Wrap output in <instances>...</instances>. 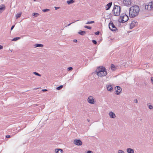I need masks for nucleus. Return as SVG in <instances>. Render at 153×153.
<instances>
[{"mask_svg":"<svg viewBox=\"0 0 153 153\" xmlns=\"http://www.w3.org/2000/svg\"><path fill=\"white\" fill-rule=\"evenodd\" d=\"M19 18V13H18L16 15V19H18V18Z\"/></svg>","mask_w":153,"mask_h":153,"instance_id":"36","label":"nucleus"},{"mask_svg":"<svg viewBox=\"0 0 153 153\" xmlns=\"http://www.w3.org/2000/svg\"><path fill=\"white\" fill-rule=\"evenodd\" d=\"M73 70V68L72 67H69L67 69L68 71H71Z\"/></svg>","mask_w":153,"mask_h":153,"instance_id":"31","label":"nucleus"},{"mask_svg":"<svg viewBox=\"0 0 153 153\" xmlns=\"http://www.w3.org/2000/svg\"><path fill=\"white\" fill-rule=\"evenodd\" d=\"M149 5L150 10H152L153 9V2H151L149 3Z\"/></svg>","mask_w":153,"mask_h":153,"instance_id":"18","label":"nucleus"},{"mask_svg":"<svg viewBox=\"0 0 153 153\" xmlns=\"http://www.w3.org/2000/svg\"><path fill=\"white\" fill-rule=\"evenodd\" d=\"M74 1L73 0H69L67 1V3L68 4H70L74 3Z\"/></svg>","mask_w":153,"mask_h":153,"instance_id":"19","label":"nucleus"},{"mask_svg":"<svg viewBox=\"0 0 153 153\" xmlns=\"http://www.w3.org/2000/svg\"><path fill=\"white\" fill-rule=\"evenodd\" d=\"M92 41L93 43L95 45H96L97 43V42L95 40H92Z\"/></svg>","mask_w":153,"mask_h":153,"instance_id":"30","label":"nucleus"},{"mask_svg":"<svg viewBox=\"0 0 153 153\" xmlns=\"http://www.w3.org/2000/svg\"><path fill=\"white\" fill-rule=\"evenodd\" d=\"M94 22V21H90V22H87L86 24H92V23H93Z\"/></svg>","mask_w":153,"mask_h":153,"instance_id":"27","label":"nucleus"},{"mask_svg":"<svg viewBox=\"0 0 153 153\" xmlns=\"http://www.w3.org/2000/svg\"><path fill=\"white\" fill-rule=\"evenodd\" d=\"M148 107L151 110L153 108V106L152 105H148Z\"/></svg>","mask_w":153,"mask_h":153,"instance_id":"32","label":"nucleus"},{"mask_svg":"<svg viewBox=\"0 0 153 153\" xmlns=\"http://www.w3.org/2000/svg\"><path fill=\"white\" fill-rule=\"evenodd\" d=\"M34 1H36V0H33Z\"/></svg>","mask_w":153,"mask_h":153,"instance_id":"48","label":"nucleus"},{"mask_svg":"<svg viewBox=\"0 0 153 153\" xmlns=\"http://www.w3.org/2000/svg\"><path fill=\"white\" fill-rule=\"evenodd\" d=\"M33 73V74H34L36 76H41V74H39V73H38L36 72H34Z\"/></svg>","mask_w":153,"mask_h":153,"instance_id":"25","label":"nucleus"},{"mask_svg":"<svg viewBox=\"0 0 153 153\" xmlns=\"http://www.w3.org/2000/svg\"><path fill=\"white\" fill-rule=\"evenodd\" d=\"M100 34V31H97V32H95V34L96 35H99Z\"/></svg>","mask_w":153,"mask_h":153,"instance_id":"35","label":"nucleus"},{"mask_svg":"<svg viewBox=\"0 0 153 153\" xmlns=\"http://www.w3.org/2000/svg\"><path fill=\"white\" fill-rule=\"evenodd\" d=\"M49 10H50L48 9H44L42 10V11H43L44 12H46L48 11Z\"/></svg>","mask_w":153,"mask_h":153,"instance_id":"28","label":"nucleus"},{"mask_svg":"<svg viewBox=\"0 0 153 153\" xmlns=\"http://www.w3.org/2000/svg\"><path fill=\"white\" fill-rule=\"evenodd\" d=\"M123 4L126 6L130 5L131 3V0H123Z\"/></svg>","mask_w":153,"mask_h":153,"instance_id":"10","label":"nucleus"},{"mask_svg":"<svg viewBox=\"0 0 153 153\" xmlns=\"http://www.w3.org/2000/svg\"><path fill=\"white\" fill-rule=\"evenodd\" d=\"M78 21V20H77L76 21H75V22H73L71 23L68 24L67 26H65V27H67V26H69L70 25H71V24H72V23L75 22H76V21Z\"/></svg>","mask_w":153,"mask_h":153,"instance_id":"34","label":"nucleus"},{"mask_svg":"<svg viewBox=\"0 0 153 153\" xmlns=\"http://www.w3.org/2000/svg\"><path fill=\"white\" fill-rule=\"evenodd\" d=\"M84 27L90 30H91L92 28L91 27L88 26L87 25L85 26Z\"/></svg>","mask_w":153,"mask_h":153,"instance_id":"29","label":"nucleus"},{"mask_svg":"<svg viewBox=\"0 0 153 153\" xmlns=\"http://www.w3.org/2000/svg\"><path fill=\"white\" fill-rule=\"evenodd\" d=\"M3 48V47L1 45H0V50H1Z\"/></svg>","mask_w":153,"mask_h":153,"instance_id":"43","label":"nucleus"},{"mask_svg":"<svg viewBox=\"0 0 153 153\" xmlns=\"http://www.w3.org/2000/svg\"><path fill=\"white\" fill-rule=\"evenodd\" d=\"M78 33L80 35L83 36L86 33V32L84 31L80 30L78 32Z\"/></svg>","mask_w":153,"mask_h":153,"instance_id":"17","label":"nucleus"},{"mask_svg":"<svg viewBox=\"0 0 153 153\" xmlns=\"http://www.w3.org/2000/svg\"><path fill=\"white\" fill-rule=\"evenodd\" d=\"M108 26L109 28L112 31H115L116 30H117L115 26L111 22L109 23Z\"/></svg>","mask_w":153,"mask_h":153,"instance_id":"5","label":"nucleus"},{"mask_svg":"<svg viewBox=\"0 0 153 153\" xmlns=\"http://www.w3.org/2000/svg\"><path fill=\"white\" fill-rule=\"evenodd\" d=\"M42 91H47V89H43L42 90Z\"/></svg>","mask_w":153,"mask_h":153,"instance_id":"44","label":"nucleus"},{"mask_svg":"<svg viewBox=\"0 0 153 153\" xmlns=\"http://www.w3.org/2000/svg\"><path fill=\"white\" fill-rule=\"evenodd\" d=\"M126 151L128 153H134V150L130 148L127 149Z\"/></svg>","mask_w":153,"mask_h":153,"instance_id":"15","label":"nucleus"},{"mask_svg":"<svg viewBox=\"0 0 153 153\" xmlns=\"http://www.w3.org/2000/svg\"><path fill=\"white\" fill-rule=\"evenodd\" d=\"M112 4V2H110L108 3L105 6V9L106 10H108L110 9Z\"/></svg>","mask_w":153,"mask_h":153,"instance_id":"11","label":"nucleus"},{"mask_svg":"<svg viewBox=\"0 0 153 153\" xmlns=\"http://www.w3.org/2000/svg\"><path fill=\"white\" fill-rule=\"evenodd\" d=\"M109 115L111 118H114L116 117L115 114L114 113L112 112H110L109 113Z\"/></svg>","mask_w":153,"mask_h":153,"instance_id":"12","label":"nucleus"},{"mask_svg":"<svg viewBox=\"0 0 153 153\" xmlns=\"http://www.w3.org/2000/svg\"><path fill=\"white\" fill-rule=\"evenodd\" d=\"M128 19V16L126 13H123L120 16L118 21L119 22L124 23L127 22Z\"/></svg>","mask_w":153,"mask_h":153,"instance_id":"4","label":"nucleus"},{"mask_svg":"<svg viewBox=\"0 0 153 153\" xmlns=\"http://www.w3.org/2000/svg\"><path fill=\"white\" fill-rule=\"evenodd\" d=\"M63 85H60L58 87H57L56 88V89H57V90H60L61 89L63 88Z\"/></svg>","mask_w":153,"mask_h":153,"instance_id":"23","label":"nucleus"},{"mask_svg":"<svg viewBox=\"0 0 153 153\" xmlns=\"http://www.w3.org/2000/svg\"><path fill=\"white\" fill-rule=\"evenodd\" d=\"M107 89L108 91H111L113 90L112 85H108L107 87Z\"/></svg>","mask_w":153,"mask_h":153,"instance_id":"14","label":"nucleus"},{"mask_svg":"<svg viewBox=\"0 0 153 153\" xmlns=\"http://www.w3.org/2000/svg\"><path fill=\"white\" fill-rule=\"evenodd\" d=\"M145 9L148 10H151L150 8L149 7V4L147 5H145Z\"/></svg>","mask_w":153,"mask_h":153,"instance_id":"22","label":"nucleus"},{"mask_svg":"<svg viewBox=\"0 0 153 153\" xmlns=\"http://www.w3.org/2000/svg\"><path fill=\"white\" fill-rule=\"evenodd\" d=\"M10 137V135H7L6 136V137L7 138H9Z\"/></svg>","mask_w":153,"mask_h":153,"instance_id":"42","label":"nucleus"},{"mask_svg":"<svg viewBox=\"0 0 153 153\" xmlns=\"http://www.w3.org/2000/svg\"><path fill=\"white\" fill-rule=\"evenodd\" d=\"M60 7H55L54 8L56 10H57L58 9H59Z\"/></svg>","mask_w":153,"mask_h":153,"instance_id":"39","label":"nucleus"},{"mask_svg":"<svg viewBox=\"0 0 153 153\" xmlns=\"http://www.w3.org/2000/svg\"><path fill=\"white\" fill-rule=\"evenodd\" d=\"M134 101L136 103H137L138 102L137 100V99L134 100Z\"/></svg>","mask_w":153,"mask_h":153,"instance_id":"38","label":"nucleus"},{"mask_svg":"<svg viewBox=\"0 0 153 153\" xmlns=\"http://www.w3.org/2000/svg\"><path fill=\"white\" fill-rule=\"evenodd\" d=\"M139 12L140 7L138 6H132L129 9V16L131 18L135 17L138 15Z\"/></svg>","mask_w":153,"mask_h":153,"instance_id":"1","label":"nucleus"},{"mask_svg":"<svg viewBox=\"0 0 153 153\" xmlns=\"http://www.w3.org/2000/svg\"><path fill=\"white\" fill-rule=\"evenodd\" d=\"M77 40L76 39H74V42H77Z\"/></svg>","mask_w":153,"mask_h":153,"instance_id":"45","label":"nucleus"},{"mask_svg":"<svg viewBox=\"0 0 153 153\" xmlns=\"http://www.w3.org/2000/svg\"><path fill=\"white\" fill-rule=\"evenodd\" d=\"M95 72L96 74L100 77L105 76L107 74V72L105 68H101L99 67L96 69Z\"/></svg>","mask_w":153,"mask_h":153,"instance_id":"2","label":"nucleus"},{"mask_svg":"<svg viewBox=\"0 0 153 153\" xmlns=\"http://www.w3.org/2000/svg\"><path fill=\"white\" fill-rule=\"evenodd\" d=\"M74 143L76 145L78 146H81L82 145V143L80 140H74Z\"/></svg>","mask_w":153,"mask_h":153,"instance_id":"9","label":"nucleus"},{"mask_svg":"<svg viewBox=\"0 0 153 153\" xmlns=\"http://www.w3.org/2000/svg\"><path fill=\"white\" fill-rule=\"evenodd\" d=\"M121 11L120 7L118 5H114L113 9L112 11V13L114 16H118L120 15Z\"/></svg>","mask_w":153,"mask_h":153,"instance_id":"3","label":"nucleus"},{"mask_svg":"<svg viewBox=\"0 0 153 153\" xmlns=\"http://www.w3.org/2000/svg\"><path fill=\"white\" fill-rule=\"evenodd\" d=\"M55 152L56 153H63V151L61 149H56L55 150Z\"/></svg>","mask_w":153,"mask_h":153,"instance_id":"13","label":"nucleus"},{"mask_svg":"<svg viewBox=\"0 0 153 153\" xmlns=\"http://www.w3.org/2000/svg\"><path fill=\"white\" fill-rule=\"evenodd\" d=\"M5 6L4 4H2L1 6H0V10H3L5 9Z\"/></svg>","mask_w":153,"mask_h":153,"instance_id":"20","label":"nucleus"},{"mask_svg":"<svg viewBox=\"0 0 153 153\" xmlns=\"http://www.w3.org/2000/svg\"><path fill=\"white\" fill-rule=\"evenodd\" d=\"M118 153H124V152L123 151L121 150H119L118 151Z\"/></svg>","mask_w":153,"mask_h":153,"instance_id":"33","label":"nucleus"},{"mask_svg":"<svg viewBox=\"0 0 153 153\" xmlns=\"http://www.w3.org/2000/svg\"><path fill=\"white\" fill-rule=\"evenodd\" d=\"M137 24L138 22L136 21H132L130 25V29H132L134 27L137 25Z\"/></svg>","mask_w":153,"mask_h":153,"instance_id":"8","label":"nucleus"},{"mask_svg":"<svg viewBox=\"0 0 153 153\" xmlns=\"http://www.w3.org/2000/svg\"><path fill=\"white\" fill-rule=\"evenodd\" d=\"M22 13L20 12V17L21 16Z\"/></svg>","mask_w":153,"mask_h":153,"instance_id":"46","label":"nucleus"},{"mask_svg":"<svg viewBox=\"0 0 153 153\" xmlns=\"http://www.w3.org/2000/svg\"><path fill=\"white\" fill-rule=\"evenodd\" d=\"M94 98L92 96H89L87 99L88 102L91 104H94L95 103Z\"/></svg>","mask_w":153,"mask_h":153,"instance_id":"6","label":"nucleus"},{"mask_svg":"<svg viewBox=\"0 0 153 153\" xmlns=\"http://www.w3.org/2000/svg\"><path fill=\"white\" fill-rule=\"evenodd\" d=\"M151 80L152 83L153 84V77H151Z\"/></svg>","mask_w":153,"mask_h":153,"instance_id":"37","label":"nucleus"},{"mask_svg":"<svg viewBox=\"0 0 153 153\" xmlns=\"http://www.w3.org/2000/svg\"><path fill=\"white\" fill-rule=\"evenodd\" d=\"M111 69L113 71L115 70V66L114 65L112 64H111Z\"/></svg>","mask_w":153,"mask_h":153,"instance_id":"21","label":"nucleus"},{"mask_svg":"<svg viewBox=\"0 0 153 153\" xmlns=\"http://www.w3.org/2000/svg\"><path fill=\"white\" fill-rule=\"evenodd\" d=\"M34 48H36L38 47H43V45L40 44H36L34 45Z\"/></svg>","mask_w":153,"mask_h":153,"instance_id":"16","label":"nucleus"},{"mask_svg":"<svg viewBox=\"0 0 153 153\" xmlns=\"http://www.w3.org/2000/svg\"><path fill=\"white\" fill-rule=\"evenodd\" d=\"M39 15V14L37 13H33V15L35 17H37Z\"/></svg>","mask_w":153,"mask_h":153,"instance_id":"26","label":"nucleus"},{"mask_svg":"<svg viewBox=\"0 0 153 153\" xmlns=\"http://www.w3.org/2000/svg\"><path fill=\"white\" fill-rule=\"evenodd\" d=\"M14 26H15V25H13V26H12V27H11V30H12L13 29V28H14Z\"/></svg>","mask_w":153,"mask_h":153,"instance_id":"41","label":"nucleus"},{"mask_svg":"<svg viewBox=\"0 0 153 153\" xmlns=\"http://www.w3.org/2000/svg\"><path fill=\"white\" fill-rule=\"evenodd\" d=\"M115 89L116 90V94L118 95H119L122 91L121 88L119 86H116L115 88Z\"/></svg>","mask_w":153,"mask_h":153,"instance_id":"7","label":"nucleus"},{"mask_svg":"<svg viewBox=\"0 0 153 153\" xmlns=\"http://www.w3.org/2000/svg\"><path fill=\"white\" fill-rule=\"evenodd\" d=\"M87 121L88 122H89V121H90V120H88V119H87Z\"/></svg>","mask_w":153,"mask_h":153,"instance_id":"47","label":"nucleus"},{"mask_svg":"<svg viewBox=\"0 0 153 153\" xmlns=\"http://www.w3.org/2000/svg\"><path fill=\"white\" fill-rule=\"evenodd\" d=\"M19 39V37H17L14 38L13 39L12 41H16L18 40Z\"/></svg>","mask_w":153,"mask_h":153,"instance_id":"24","label":"nucleus"},{"mask_svg":"<svg viewBox=\"0 0 153 153\" xmlns=\"http://www.w3.org/2000/svg\"><path fill=\"white\" fill-rule=\"evenodd\" d=\"M87 153H93V152L89 150L87 151Z\"/></svg>","mask_w":153,"mask_h":153,"instance_id":"40","label":"nucleus"}]
</instances>
